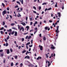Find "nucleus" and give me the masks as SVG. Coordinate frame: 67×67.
<instances>
[{
    "label": "nucleus",
    "mask_w": 67,
    "mask_h": 67,
    "mask_svg": "<svg viewBox=\"0 0 67 67\" xmlns=\"http://www.w3.org/2000/svg\"><path fill=\"white\" fill-rule=\"evenodd\" d=\"M3 52V50H0V52Z\"/></svg>",
    "instance_id": "58"
},
{
    "label": "nucleus",
    "mask_w": 67,
    "mask_h": 67,
    "mask_svg": "<svg viewBox=\"0 0 67 67\" xmlns=\"http://www.w3.org/2000/svg\"><path fill=\"white\" fill-rule=\"evenodd\" d=\"M22 66H23V64L21 63L20 64V67H22Z\"/></svg>",
    "instance_id": "10"
},
{
    "label": "nucleus",
    "mask_w": 67,
    "mask_h": 67,
    "mask_svg": "<svg viewBox=\"0 0 67 67\" xmlns=\"http://www.w3.org/2000/svg\"><path fill=\"white\" fill-rule=\"evenodd\" d=\"M39 47H40V50L41 51H42L43 50V46H41L40 45H39Z\"/></svg>",
    "instance_id": "3"
},
{
    "label": "nucleus",
    "mask_w": 67,
    "mask_h": 67,
    "mask_svg": "<svg viewBox=\"0 0 67 67\" xmlns=\"http://www.w3.org/2000/svg\"><path fill=\"white\" fill-rule=\"evenodd\" d=\"M51 9H52V8H49V9H48V10H51Z\"/></svg>",
    "instance_id": "38"
},
{
    "label": "nucleus",
    "mask_w": 67,
    "mask_h": 67,
    "mask_svg": "<svg viewBox=\"0 0 67 67\" xmlns=\"http://www.w3.org/2000/svg\"><path fill=\"white\" fill-rule=\"evenodd\" d=\"M33 12H34V13H36V12L35 11H34Z\"/></svg>",
    "instance_id": "63"
},
{
    "label": "nucleus",
    "mask_w": 67,
    "mask_h": 67,
    "mask_svg": "<svg viewBox=\"0 0 67 67\" xmlns=\"http://www.w3.org/2000/svg\"><path fill=\"white\" fill-rule=\"evenodd\" d=\"M8 46V43L7 42H6V43L5 46L7 47Z\"/></svg>",
    "instance_id": "18"
},
{
    "label": "nucleus",
    "mask_w": 67,
    "mask_h": 67,
    "mask_svg": "<svg viewBox=\"0 0 67 67\" xmlns=\"http://www.w3.org/2000/svg\"><path fill=\"white\" fill-rule=\"evenodd\" d=\"M29 19L30 21H32V17L31 18H30Z\"/></svg>",
    "instance_id": "28"
},
{
    "label": "nucleus",
    "mask_w": 67,
    "mask_h": 67,
    "mask_svg": "<svg viewBox=\"0 0 67 67\" xmlns=\"http://www.w3.org/2000/svg\"><path fill=\"white\" fill-rule=\"evenodd\" d=\"M25 52H26V50H25L23 51H22V53H24Z\"/></svg>",
    "instance_id": "13"
},
{
    "label": "nucleus",
    "mask_w": 67,
    "mask_h": 67,
    "mask_svg": "<svg viewBox=\"0 0 67 67\" xmlns=\"http://www.w3.org/2000/svg\"><path fill=\"white\" fill-rule=\"evenodd\" d=\"M49 22H50V23H52V22H53V21H51V20H49Z\"/></svg>",
    "instance_id": "56"
},
{
    "label": "nucleus",
    "mask_w": 67,
    "mask_h": 67,
    "mask_svg": "<svg viewBox=\"0 0 67 67\" xmlns=\"http://www.w3.org/2000/svg\"><path fill=\"white\" fill-rule=\"evenodd\" d=\"M11 66H12H12H13V63L12 62L11 63Z\"/></svg>",
    "instance_id": "22"
},
{
    "label": "nucleus",
    "mask_w": 67,
    "mask_h": 67,
    "mask_svg": "<svg viewBox=\"0 0 67 67\" xmlns=\"http://www.w3.org/2000/svg\"><path fill=\"white\" fill-rule=\"evenodd\" d=\"M11 25H12V26H13V25H15V24L12 23L11 24Z\"/></svg>",
    "instance_id": "26"
},
{
    "label": "nucleus",
    "mask_w": 67,
    "mask_h": 67,
    "mask_svg": "<svg viewBox=\"0 0 67 67\" xmlns=\"http://www.w3.org/2000/svg\"><path fill=\"white\" fill-rule=\"evenodd\" d=\"M9 16H10V18H11V19H12V16L11 15H10Z\"/></svg>",
    "instance_id": "53"
},
{
    "label": "nucleus",
    "mask_w": 67,
    "mask_h": 67,
    "mask_svg": "<svg viewBox=\"0 0 67 67\" xmlns=\"http://www.w3.org/2000/svg\"><path fill=\"white\" fill-rule=\"evenodd\" d=\"M17 34H18V33L16 31H15V32L14 36H17Z\"/></svg>",
    "instance_id": "6"
},
{
    "label": "nucleus",
    "mask_w": 67,
    "mask_h": 67,
    "mask_svg": "<svg viewBox=\"0 0 67 67\" xmlns=\"http://www.w3.org/2000/svg\"><path fill=\"white\" fill-rule=\"evenodd\" d=\"M57 32L56 33L57 34L56 35V36H57L56 39H57L58 38V34H57Z\"/></svg>",
    "instance_id": "12"
},
{
    "label": "nucleus",
    "mask_w": 67,
    "mask_h": 67,
    "mask_svg": "<svg viewBox=\"0 0 67 67\" xmlns=\"http://www.w3.org/2000/svg\"><path fill=\"white\" fill-rule=\"evenodd\" d=\"M29 54L30 53V52H28V51H27L26 52V55H27V53Z\"/></svg>",
    "instance_id": "23"
},
{
    "label": "nucleus",
    "mask_w": 67,
    "mask_h": 67,
    "mask_svg": "<svg viewBox=\"0 0 67 67\" xmlns=\"http://www.w3.org/2000/svg\"><path fill=\"white\" fill-rule=\"evenodd\" d=\"M12 29H14V30H16V28H15L14 27H13L12 28Z\"/></svg>",
    "instance_id": "17"
},
{
    "label": "nucleus",
    "mask_w": 67,
    "mask_h": 67,
    "mask_svg": "<svg viewBox=\"0 0 67 67\" xmlns=\"http://www.w3.org/2000/svg\"><path fill=\"white\" fill-rule=\"evenodd\" d=\"M58 15L59 17H60V12L58 13Z\"/></svg>",
    "instance_id": "9"
},
{
    "label": "nucleus",
    "mask_w": 67,
    "mask_h": 67,
    "mask_svg": "<svg viewBox=\"0 0 67 67\" xmlns=\"http://www.w3.org/2000/svg\"><path fill=\"white\" fill-rule=\"evenodd\" d=\"M62 10H63V9H64V5L62 7Z\"/></svg>",
    "instance_id": "34"
},
{
    "label": "nucleus",
    "mask_w": 67,
    "mask_h": 67,
    "mask_svg": "<svg viewBox=\"0 0 67 67\" xmlns=\"http://www.w3.org/2000/svg\"><path fill=\"white\" fill-rule=\"evenodd\" d=\"M2 5H3V7H5V5L3 3H2Z\"/></svg>",
    "instance_id": "11"
},
{
    "label": "nucleus",
    "mask_w": 67,
    "mask_h": 67,
    "mask_svg": "<svg viewBox=\"0 0 67 67\" xmlns=\"http://www.w3.org/2000/svg\"><path fill=\"white\" fill-rule=\"evenodd\" d=\"M9 36H8V37H7V40H9Z\"/></svg>",
    "instance_id": "24"
},
{
    "label": "nucleus",
    "mask_w": 67,
    "mask_h": 67,
    "mask_svg": "<svg viewBox=\"0 0 67 67\" xmlns=\"http://www.w3.org/2000/svg\"><path fill=\"white\" fill-rule=\"evenodd\" d=\"M5 59H4L3 60V63H5Z\"/></svg>",
    "instance_id": "46"
},
{
    "label": "nucleus",
    "mask_w": 67,
    "mask_h": 67,
    "mask_svg": "<svg viewBox=\"0 0 67 67\" xmlns=\"http://www.w3.org/2000/svg\"><path fill=\"white\" fill-rule=\"evenodd\" d=\"M21 4H23V0H21Z\"/></svg>",
    "instance_id": "30"
},
{
    "label": "nucleus",
    "mask_w": 67,
    "mask_h": 67,
    "mask_svg": "<svg viewBox=\"0 0 67 67\" xmlns=\"http://www.w3.org/2000/svg\"><path fill=\"white\" fill-rule=\"evenodd\" d=\"M28 37H29L28 36H27L25 37L26 39H27L28 38Z\"/></svg>",
    "instance_id": "51"
},
{
    "label": "nucleus",
    "mask_w": 67,
    "mask_h": 67,
    "mask_svg": "<svg viewBox=\"0 0 67 67\" xmlns=\"http://www.w3.org/2000/svg\"><path fill=\"white\" fill-rule=\"evenodd\" d=\"M57 30L55 31V32L57 33V34H58V33L59 32V31L58 29H59V26H57Z\"/></svg>",
    "instance_id": "1"
},
{
    "label": "nucleus",
    "mask_w": 67,
    "mask_h": 67,
    "mask_svg": "<svg viewBox=\"0 0 67 67\" xmlns=\"http://www.w3.org/2000/svg\"><path fill=\"white\" fill-rule=\"evenodd\" d=\"M31 38V36H30L28 37V40H29V39H30Z\"/></svg>",
    "instance_id": "14"
},
{
    "label": "nucleus",
    "mask_w": 67,
    "mask_h": 67,
    "mask_svg": "<svg viewBox=\"0 0 67 67\" xmlns=\"http://www.w3.org/2000/svg\"><path fill=\"white\" fill-rule=\"evenodd\" d=\"M27 19H28V18L27 17H26V21H27Z\"/></svg>",
    "instance_id": "60"
},
{
    "label": "nucleus",
    "mask_w": 67,
    "mask_h": 67,
    "mask_svg": "<svg viewBox=\"0 0 67 67\" xmlns=\"http://www.w3.org/2000/svg\"><path fill=\"white\" fill-rule=\"evenodd\" d=\"M37 30H36V31L34 33V34H35V33H36V32H37Z\"/></svg>",
    "instance_id": "57"
},
{
    "label": "nucleus",
    "mask_w": 67,
    "mask_h": 67,
    "mask_svg": "<svg viewBox=\"0 0 67 67\" xmlns=\"http://www.w3.org/2000/svg\"><path fill=\"white\" fill-rule=\"evenodd\" d=\"M51 65V63H49L48 64V67H49V66H50Z\"/></svg>",
    "instance_id": "40"
},
{
    "label": "nucleus",
    "mask_w": 67,
    "mask_h": 67,
    "mask_svg": "<svg viewBox=\"0 0 67 67\" xmlns=\"http://www.w3.org/2000/svg\"><path fill=\"white\" fill-rule=\"evenodd\" d=\"M33 8H34V9L35 10H36V7H35L34 6L33 7Z\"/></svg>",
    "instance_id": "39"
},
{
    "label": "nucleus",
    "mask_w": 67,
    "mask_h": 67,
    "mask_svg": "<svg viewBox=\"0 0 67 67\" xmlns=\"http://www.w3.org/2000/svg\"><path fill=\"white\" fill-rule=\"evenodd\" d=\"M41 7L40 6L39 7V10H41Z\"/></svg>",
    "instance_id": "50"
},
{
    "label": "nucleus",
    "mask_w": 67,
    "mask_h": 67,
    "mask_svg": "<svg viewBox=\"0 0 67 67\" xmlns=\"http://www.w3.org/2000/svg\"><path fill=\"white\" fill-rule=\"evenodd\" d=\"M14 31H13V32L11 33V34L12 35H13L14 34Z\"/></svg>",
    "instance_id": "21"
},
{
    "label": "nucleus",
    "mask_w": 67,
    "mask_h": 67,
    "mask_svg": "<svg viewBox=\"0 0 67 67\" xmlns=\"http://www.w3.org/2000/svg\"><path fill=\"white\" fill-rule=\"evenodd\" d=\"M55 7H57V4H56L55 5Z\"/></svg>",
    "instance_id": "61"
},
{
    "label": "nucleus",
    "mask_w": 67,
    "mask_h": 67,
    "mask_svg": "<svg viewBox=\"0 0 67 67\" xmlns=\"http://www.w3.org/2000/svg\"><path fill=\"white\" fill-rule=\"evenodd\" d=\"M30 66H31V67H33L34 66L31 64H30Z\"/></svg>",
    "instance_id": "25"
},
{
    "label": "nucleus",
    "mask_w": 67,
    "mask_h": 67,
    "mask_svg": "<svg viewBox=\"0 0 67 67\" xmlns=\"http://www.w3.org/2000/svg\"><path fill=\"white\" fill-rule=\"evenodd\" d=\"M43 41H45L46 40V37L45 36L43 37Z\"/></svg>",
    "instance_id": "7"
},
{
    "label": "nucleus",
    "mask_w": 67,
    "mask_h": 67,
    "mask_svg": "<svg viewBox=\"0 0 67 67\" xmlns=\"http://www.w3.org/2000/svg\"><path fill=\"white\" fill-rule=\"evenodd\" d=\"M22 29L23 30V31L24 32V28H23V27H22Z\"/></svg>",
    "instance_id": "32"
},
{
    "label": "nucleus",
    "mask_w": 67,
    "mask_h": 67,
    "mask_svg": "<svg viewBox=\"0 0 67 67\" xmlns=\"http://www.w3.org/2000/svg\"><path fill=\"white\" fill-rule=\"evenodd\" d=\"M46 57H47V58H48V55H47V54H46Z\"/></svg>",
    "instance_id": "35"
},
{
    "label": "nucleus",
    "mask_w": 67,
    "mask_h": 67,
    "mask_svg": "<svg viewBox=\"0 0 67 67\" xmlns=\"http://www.w3.org/2000/svg\"><path fill=\"white\" fill-rule=\"evenodd\" d=\"M51 2H53V3L51 4V5L54 4V1H51Z\"/></svg>",
    "instance_id": "31"
},
{
    "label": "nucleus",
    "mask_w": 67,
    "mask_h": 67,
    "mask_svg": "<svg viewBox=\"0 0 67 67\" xmlns=\"http://www.w3.org/2000/svg\"><path fill=\"white\" fill-rule=\"evenodd\" d=\"M9 53H10V52H9V49H8L7 50V54H9Z\"/></svg>",
    "instance_id": "8"
},
{
    "label": "nucleus",
    "mask_w": 67,
    "mask_h": 67,
    "mask_svg": "<svg viewBox=\"0 0 67 67\" xmlns=\"http://www.w3.org/2000/svg\"><path fill=\"white\" fill-rule=\"evenodd\" d=\"M19 9H20V8L18 7V8L17 11H19Z\"/></svg>",
    "instance_id": "62"
},
{
    "label": "nucleus",
    "mask_w": 67,
    "mask_h": 67,
    "mask_svg": "<svg viewBox=\"0 0 67 67\" xmlns=\"http://www.w3.org/2000/svg\"><path fill=\"white\" fill-rule=\"evenodd\" d=\"M4 29V27H2L1 29H0V30H2Z\"/></svg>",
    "instance_id": "20"
},
{
    "label": "nucleus",
    "mask_w": 67,
    "mask_h": 67,
    "mask_svg": "<svg viewBox=\"0 0 67 67\" xmlns=\"http://www.w3.org/2000/svg\"><path fill=\"white\" fill-rule=\"evenodd\" d=\"M18 65V63H16L15 64V66H17Z\"/></svg>",
    "instance_id": "54"
},
{
    "label": "nucleus",
    "mask_w": 67,
    "mask_h": 67,
    "mask_svg": "<svg viewBox=\"0 0 67 67\" xmlns=\"http://www.w3.org/2000/svg\"><path fill=\"white\" fill-rule=\"evenodd\" d=\"M40 37H42V34H40L39 35Z\"/></svg>",
    "instance_id": "43"
},
{
    "label": "nucleus",
    "mask_w": 67,
    "mask_h": 67,
    "mask_svg": "<svg viewBox=\"0 0 67 67\" xmlns=\"http://www.w3.org/2000/svg\"><path fill=\"white\" fill-rule=\"evenodd\" d=\"M7 12L5 10H4L2 12V15L3 16H4L5 14H7Z\"/></svg>",
    "instance_id": "2"
},
{
    "label": "nucleus",
    "mask_w": 67,
    "mask_h": 67,
    "mask_svg": "<svg viewBox=\"0 0 67 67\" xmlns=\"http://www.w3.org/2000/svg\"><path fill=\"white\" fill-rule=\"evenodd\" d=\"M40 59V57H38L37 58V60H39Z\"/></svg>",
    "instance_id": "37"
},
{
    "label": "nucleus",
    "mask_w": 67,
    "mask_h": 67,
    "mask_svg": "<svg viewBox=\"0 0 67 67\" xmlns=\"http://www.w3.org/2000/svg\"><path fill=\"white\" fill-rule=\"evenodd\" d=\"M44 10L45 12H46V11H47V10H48V9H47V8H46Z\"/></svg>",
    "instance_id": "48"
},
{
    "label": "nucleus",
    "mask_w": 67,
    "mask_h": 67,
    "mask_svg": "<svg viewBox=\"0 0 67 67\" xmlns=\"http://www.w3.org/2000/svg\"><path fill=\"white\" fill-rule=\"evenodd\" d=\"M17 57H18V56H15V59H17Z\"/></svg>",
    "instance_id": "52"
},
{
    "label": "nucleus",
    "mask_w": 67,
    "mask_h": 67,
    "mask_svg": "<svg viewBox=\"0 0 67 67\" xmlns=\"http://www.w3.org/2000/svg\"><path fill=\"white\" fill-rule=\"evenodd\" d=\"M1 34H3V31H1Z\"/></svg>",
    "instance_id": "44"
},
{
    "label": "nucleus",
    "mask_w": 67,
    "mask_h": 67,
    "mask_svg": "<svg viewBox=\"0 0 67 67\" xmlns=\"http://www.w3.org/2000/svg\"><path fill=\"white\" fill-rule=\"evenodd\" d=\"M48 29V27H46L44 28V29H45V30H47Z\"/></svg>",
    "instance_id": "15"
},
{
    "label": "nucleus",
    "mask_w": 67,
    "mask_h": 67,
    "mask_svg": "<svg viewBox=\"0 0 67 67\" xmlns=\"http://www.w3.org/2000/svg\"><path fill=\"white\" fill-rule=\"evenodd\" d=\"M47 4L46 3H43L42 4V5H46Z\"/></svg>",
    "instance_id": "16"
},
{
    "label": "nucleus",
    "mask_w": 67,
    "mask_h": 67,
    "mask_svg": "<svg viewBox=\"0 0 67 67\" xmlns=\"http://www.w3.org/2000/svg\"><path fill=\"white\" fill-rule=\"evenodd\" d=\"M22 27H21L20 29V31H21V30H22Z\"/></svg>",
    "instance_id": "55"
},
{
    "label": "nucleus",
    "mask_w": 67,
    "mask_h": 67,
    "mask_svg": "<svg viewBox=\"0 0 67 67\" xmlns=\"http://www.w3.org/2000/svg\"><path fill=\"white\" fill-rule=\"evenodd\" d=\"M18 7H19V6H18V5H16L15 7V8H18Z\"/></svg>",
    "instance_id": "45"
},
{
    "label": "nucleus",
    "mask_w": 67,
    "mask_h": 67,
    "mask_svg": "<svg viewBox=\"0 0 67 67\" xmlns=\"http://www.w3.org/2000/svg\"><path fill=\"white\" fill-rule=\"evenodd\" d=\"M33 46V44H31V45H29V47H32Z\"/></svg>",
    "instance_id": "41"
},
{
    "label": "nucleus",
    "mask_w": 67,
    "mask_h": 67,
    "mask_svg": "<svg viewBox=\"0 0 67 67\" xmlns=\"http://www.w3.org/2000/svg\"><path fill=\"white\" fill-rule=\"evenodd\" d=\"M33 24V23L32 22H31L30 23V25H32Z\"/></svg>",
    "instance_id": "47"
},
{
    "label": "nucleus",
    "mask_w": 67,
    "mask_h": 67,
    "mask_svg": "<svg viewBox=\"0 0 67 67\" xmlns=\"http://www.w3.org/2000/svg\"><path fill=\"white\" fill-rule=\"evenodd\" d=\"M4 40H5V41L6 42H8V40H7L6 38H5Z\"/></svg>",
    "instance_id": "33"
},
{
    "label": "nucleus",
    "mask_w": 67,
    "mask_h": 67,
    "mask_svg": "<svg viewBox=\"0 0 67 67\" xmlns=\"http://www.w3.org/2000/svg\"><path fill=\"white\" fill-rule=\"evenodd\" d=\"M21 40L22 42H23L24 41V39L23 38H22Z\"/></svg>",
    "instance_id": "29"
},
{
    "label": "nucleus",
    "mask_w": 67,
    "mask_h": 67,
    "mask_svg": "<svg viewBox=\"0 0 67 67\" xmlns=\"http://www.w3.org/2000/svg\"><path fill=\"white\" fill-rule=\"evenodd\" d=\"M26 28L27 29V31L28 30H29V28H30V27L29 26H27L26 27Z\"/></svg>",
    "instance_id": "5"
},
{
    "label": "nucleus",
    "mask_w": 67,
    "mask_h": 67,
    "mask_svg": "<svg viewBox=\"0 0 67 67\" xmlns=\"http://www.w3.org/2000/svg\"><path fill=\"white\" fill-rule=\"evenodd\" d=\"M35 24H37V21H36L35 22Z\"/></svg>",
    "instance_id": "64"
},
{
    "label": "nucleus",
    "mask_w": 67,
    "mask_h": 67,
    "mask_svg": "<svg viewBox=\"0 0 67 67\" xmlns=\"http://www.w3.org/2000/svg\"><path fill=\"white\" fill-rule=\"evenodd\" d=\"M27 58V59H30V56L27 55L24 58V59H26V58Z\"/></svg>",
    "instance_id": "4"
},
{
    "label": "nucleus",
    "mask_w": 67,
    "mask_h": 67,
    "mask_svg": "<svg viewBox=\"0 0 67 67\" xmlns=\"http://www.w3.org/2000/svg\"><path fill=\"white\" fill-rule=\"evenodd\" d=\"M51 48H52V49H55V47H51Z\"/></svg>",
    "instance_id": "19"
},
{
    "label": "nucleus",
    "mask_w": 67,
    "mask_h": 67,
    "mask_svg": "<svg viewBox=\"0 0 67 67\" xmlns=\"http://www.w3.org/2000/svg\"><path fill=\"white\" fill-rule=\"evenodd\" d=\"M3 25H5V22L4 21H3Z\"/></svg>",
    "instance_id": "36"
},
{
    "label": "nucleus",
    "mask_w": 67,
    "mask_h": 67,
    "mask_svg": "<svg viewBox=\"0 0 67 67\" xmlns=\"http://www.w3.org/2000/svg\"><path fill=\"white\" fill-rule=\"evenodd\" d=\"M33 40H31V44H33Z\"/></svg>",
    "instance_id": "59"
},
{
    "label": "nucleus",
    "mask_w": 67,
    "mask_h": 67,
    "mask_svg": "<svg viewBox=\"0 0 67 67\" xmlns=\"http://www.w3.org/2000/svg\"><path fill=\"white\" fill-rule=\"evenodd\" d=\"M10 49L11 52H13V50L11 48H10Z\"/></svg>",
    "instance_id": "27"
},
{
    "label": "nucleus",
    "mask_w": 67,
    "mask_h": 67,
    "mask_svg": "<svg viewBox=\"0 0 67 67\" xmlns=\"http://www.w3.org/2000/svg\"><path fill=\"white\" fill-rule=\"evenodd\" d=\"M7 11H9V7H8L7 8Z\"/></svg>",
    "instance_id": "42"
},
{
    "label": "nucleus",
    "mask_w": 67,
    "mask_h": 67,
    "mask_svg": "<svg viewBox=\"0 0 67 67\" xmlns=\"http://www.w3.org/2000/svg\"><path fill=\"white\" fill-rule=\"evenodd\" d=\"M28 34V32H27L26 33H24V34L25 35H26V34Z\"/></svg>",
    "instance_id": "49"
}]
</instances>
